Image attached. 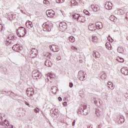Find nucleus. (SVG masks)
Instances as JSON below:
<instances>
[{"label": "nucleus", "instance_id": "nucleus-1", "mask_svg": "<svg viewBox=\"0 0 128 128\" xmlns=\"http://www.w3.org/2000/svg\"><path fill=\"white\" fill-rule=\"evenodd\" d=\"M54 26V24L52 22H47L42 24L43 30L44 32H50Z\"/></svg>", "mask_w": 128, "mask_h": 128}, {"label": "nucleus", "instance_id": "nucleus-2", "mask_svg": "<svg viewBox=\"0 0 128 128\" xmlns=\"http://www.w3.org/2000/svg\"><path fill=\"white\" fill-rule=\"evenodd\" d=\"M114 120L116 124H122L124 122V117L121 115H118L114 118Z\"/></svg>", "mask_w": 128, "mask_h": 128}, {"label": "nucleus", "instance_id": "nucleus-3", "mask_svg": "<svg viewBox=\"0 0 128 128\" xmlns=\"http://www.w3.org/2000/svg\"><path fill=\"white\" fill-rule=\"evenodd\" d=\"M18 32L19 34V36H24L26 34V28L21 27L18 29Z\"/></svg>", "mask_w": 128, "mask_h": 128}, {"label": "nucleus", "instance_id": "nucleus-4", "mask_svg": "<svg viewBox=\"0 0 128 128\" xmlns=\"http://www.w3.org/2000/svg\"><path fill=\"white\" fill-rule=\"evenodd\" d=\"M34 94V88H28L27 89L26 91V94L28 96H32Z\"/></svg>", "mask_w": 128, "mask_h": 128}, {"label": "nucleus", "instance_id": "nucleus-5", "mask_svg": "<svg viewBox=\"0 0 128 128\" xmlns=\"http://www.w3.org/2000/svg\"><path fill=\"white\" fill-rule=\"evenodd\" d=\"M46 14L48 18H54L55 14L54 11L52 10H47Z\"/></svg>", "mask_w": 128, "mask_h": 128}, {"label": "nucleus", "instance_id": "nucleus-6", "mask_svg": "<svg viewBox=\"0 0 128 128\" xmlns=\"http://www.w3.org/2000/svg\"><path fill=\"white\" fill-rule=\"evenodd\" d=\"M36 54H38V50L36 48H32L31 50V54H30L31 57L36 58Z\"/></svg>", "mask_w": 128, "mask_h": 128}, {"label": "nucleus", "instance_id": "nucleus-7", "mask_svg": "<svg viewBox=\"0 0 128 128\" xmlns=\"http://www.w3.org/2000/svg\"><path fill=\"white\" fill-rule=\"evenodd\" d=\"M121 72L124 76H128V68L126 67H123L121 68Z\"/></svg>", "mask_w": 128, "mask_h": 128}, {"label": "nucleus", "instance_id": "nucleus-8", "mask_svg": "<svg viewBox=\"0 0 128 128\" xmlns=\"http://www.w3.org/2000/svg\"><path fill=\"white\" fill-rule=\"evenodd\" d=\"M88 30L92 32H94L96 30V26L94 24H90L88 26Z\"/></svg>", "mask_w": 128, "mask_h": 128}, {"label": "nucleus", "instance_id": "nucleus-9", "mask_svg": "<svg viewBox=\"0 0 128 128\" xmlns=\"http://www.w3.org/2000/svg\"><path fill=\"white\" fill-rule=\"evenodd\" d=\"M50 50H52V52H58V50H60V48H58V46L56 45H52L50 47Z\"/></svg>", "mask_w": 128, "mask_h": 128}, {"label": "nucleus", "instance_id": "nucleus-10", "mask_svg": "<svg viewBox=\"0 0 128 128\" xmlns=\"http://www.w3.org/2000/svg\"><path fill=\"white\" fill-rule=\"evenodd\" d=\"M118 52L119 54H124L126 52V48L124 46H120L118 48Z\"/></svg>", "mask_w": 128, "mask_h": 128}, {"label": "nucleus", "instance_id": "nucleus-11", "mask_svg": "<svg viewBox=\"0 0 128 128\" xmlns=\"http://www.w3.org/2000/svg\"><path fill=\"white\" fill-rule=\"evenodd\" d=\"M105 8L106 10H112V4L110 2H107L105 5Z\"/></svg>", "mask_w": 128, "mask_h": 128}, {"label": "nucleus", "instance_id": "nucleus-12", "mask_svg": "<svg viewBox=\"0 0 128 128\" xmlns=\"http://www.w3.org/2000/svg\"><path fill=\"white\" fill-rule=\"evenodd\" d=\"M12 48L13 50L17 52H20V45L18 44L14 45Z\"/></svg>", "mask_w": 128, "mask_h": 128}, {"label": "nucleus", "instance_id": "nucleus-13", "mask_svg": "<svg viewBox=\"0 0 128 128\" xmlns=\"http://www.w3.org/2000/svg\"><path fill=\"white\" fill-rule=\"evenodd\" d=\"M91 8L94 12H98L100 10V6L98 5L92 4L91 5Z\"/></svg>", "mask_w": 128, "mask_h": 128}, {"label": "nucleus", "instance_id": "nucleus-14", "mask_svg": "<svg viewBox=\"0 0 128 128\" xmlns=\"http://www.w3.org/2000/svg\"><path fill=\"white\" fill-rule=\"evenodd\" d=\"M26 28H28L29 30H30V28H32L34 26V25H32V22L29 20L26 22Z\"/></svg>", "mask_w": 128, "mask_h": 128}, {"label": "nucleus", "instance_id": "nucleus-15", "mask_svg": "<svg viewBox=\"0 0 128 128\" xmlns=\"http://www.w3.org/2000/svg\"><path fill=\"white\" fill-rule=\"evenodd\" d=\"M96 26V28L98 30H100V28H102V22H97L96 24H95Z\"/></svg>", "mask_w": 128, "mask_h": 128}, {"label": "nucleus", "instance_id": "nucleus-16", "mask_svg": "<svg viewBox=\"0 0 128 128\" xmlns=\"http://www.w3.org/2000/svg\"><path fill=\"white\" fill-rule=\"evenodd\" d=\"M45 66H48V68H50L52 66V62H50V60H47L45 62Z\"/></svg>", "mask_w": 128, "mask_h": 128}, {"label": "nucleus", "instance_id": "nucleus-17", "mask_svg": "<svg viewBox=\"0 0 128 128\" xmlns=\"http://www.w3.org/2000/svg\"><path fill=\"white\" fill-rule=\"evenodd\" d=\"M72 16L73 18H74V20H78V18H80V14H78L74 13L72 14Z\"/></svg>", "mask_w": 128, "mask_h": 128}, {"label": "nucleus", "instance_id": "nucleus-18", "mask_svg": "<svg viewBox=\"0 0 128 128\" xmlns=\"http://www.w3.org/2000/svg\"><path fill=\"white\" fill-rule=\"evenodd\" d=\"M106 48H108L109 50H112V43L107 42L106 44Z\"/></svg>", "mask_w": 128, "mask_h": 128}, {"label": "nucleus", "instance_id": "nucleus-19", "mask_svg": "<svg viewBox=\"0 0 128 128\" xmlns=\"http://www.w3.org/2000/svg\"><path fill=\"white\" fill-rule=\"evenodd\" d=\"M78 22H86V18L84 16H80L78 19Z\"/></svg>", "mask_w": 128, "mask_h": 128}, {"label": "nucleus", "instance_id": "nucleus-20", "mask_svg": "<svg viewBox=\"0 0 128 128\" xmlns=\"http://www.w3.org/2000/svg\"><path fill=\"white\" fill-rule=\"evenodd\" d=\"M78 76L80 80H84V73L82 72H78Z\"/></svg>", "mask_w": 128, "mask_h": 128}, {"label": "nucleus", "instance_id": "nucleus-21", "mask_svg": "<svg viewBox=\"0 0 128 128\" xmlns=\"http://www.w3.org/2000/svg\"><path fill=\"white\" fill-rule=\"evenodd\" d=\"M116 60H117V62H124V58H120V57H117L116 58Z\"/></svg>", "mask_w": 128, "mask_h": 128}, {"label": "nucleus", "instance_id": "nucleus-22", "mask_svg": "<svg viewBox=\"0 0 128 128\" xmlns=\"http://www.w3.org/2000/svg\"><path fill=\"white\" fill-rule=\"evenodd\" d=\"M69 40L70 42H76V38L74 36H70L69 37Z\"/></svg>", "mask_w": 128, "mask_h": 128}, {"label": "nucleus", "instance_id": "nucleus-23", "mask_svg": "<svg viewBox=\"0 0 128 128\" xmlns=\"http://www.w3.org/2000/svg\"><path fill=\"white\" fill-rule=\"evenodd\" d=\"M118 14L122 16V14H124V10L122 9H120L118 11Z\"/></svg>", "mask_w": 128, "mask_h": 128}, {"label": "nucleus", "instance_id": "nucleus-24", "mask_svg": "<svg viewBox=\"0 0 128 128\" xmlns=\"http://www.w3.org/2000/svg\"><path fill=\"white\" fill-rule=\"evenodd\" d=\"M92 38L93 42H98V38L97 36H93Z\"/></svg>", "mask_w": 128, "mask_h": 128}, {"label": "nucleus", "instance_id": "nucleus-25", "mask_svg": "<svg viewBox=\"0 0 128 128\" xmlns=\"http://www.w3.org/2000/svg\"><path fill=\"white\" fill-rule=\"evenodd\" d=\"M93 52L94 54L95 58H100V55L98 52Z\"/></svg>", "mask_w": 128, "mask_h": 128}, {"label": "nucleus", "instance_id": "nucleus-26", "mask_svg": "<svg viewBox=\"0 0 128 128\" xmlns=\"http://www.w3.org/2000/svg\"><path fill=\"white\" fill-rule=\"evenodd\" d=\"M71 4L72 6H76V4H78V3L76 2V1L74 0H72L71 1Z\"/></svg>", "mask_w": 128, "mask_h": 128}, {"label": "nucleus", "instance_id": "nucleus-27", "mask_svg": "<svg viewBox=\"0 0 128 128\" xmlns=\"http://www.w3.org/2000/svg\"><path fill=\"white\" fill-rule=\"evenodd\" d=\"M102 80H106V74H103L100 76Z\"/></svg>", "mask_w": 128, "mask_h": 128}, {"label": "nucleus", "instance_id": "nucleus-28", "mask_svg": "<svg viewBox=\"0 0 128 128\" xmlns=\"http://www.w3.org/2000/svg\"><path fill=\"white\" fill-rule=\"evenodd\" d=\"M54 76V74L50 73L48 74L47 78H52Z\"/></svg>", "mask_w": 128, "mask_h": 128}, {"label": "nucleus", "instance_id": "nucleus-29", "mask_svg": "<svg viewBox=\"0 0 128 128\" xmlns=\"http://www.w3.org/2000/svg\"><path fill=\"white\" fill-rule=\"evenodd\" d=\"M83 12L84 14H86V16H90V13H89L88 11L86 10H84Z\"/></svg>", "mask_w": 128, "mask_h": 128}, {"label": "nucleus", "instance_id": "nucleus-30", "mask_svg": "<svg viewBox=\"0 0 128 128\" xmlns=\"http://www.w3.org/2000/svg\"><path fill=\"white\" fill-rule=\"evenodd\" d=\"M108 87L109 88H112V82H108Z\"/></svg>", "mask_w": 128, "mask_h": 128}, {"label": "nucleus", "instance_id": "nucleus-31", "mask_svg": "<svg viewBox=\"0 0 128 128\" xmlns=\"http://www.w3.org/2000/svg\"><path fill=\"white\" fill-rule=\"evenodd\" d=\"M57 4H62L64 2V0H56Z\"/></svg>", "mask_w": 128, "mask_h": 128}, {"label": "nucleus", "instance_id": "nucleus-32", "mask_svg": "<svg viewBox=\"0 0 128 128\" xmlns=\"http://www.w3.org/2000/svg\"><path fill=\"white\" fill-rule=\"evenodd\" d=\"M108 40L112 44V38L110 36L108 38Z\"/></svg>", "mask_w": 128, "mask_h": 128}, {"label": "nucleus", "instance_id": "nucleus-33", "mask_svg": "<svg viewBox=\"0 0 128 128\" xmlns=\"http://www.w3.org/2000/svg\"><path fill=\"white\" fill-rule=\"evenodd\" d=\"M113 18H114V20H113L114 22V24H118V22H116V18L114 16H113Z\"/></svg>", "mask_w": 128, "mask_h": 128}, {"label": "nucleus", "instance_id": "nucleus-34", "mask_svg": "<svg viewBox=\"0 0 128 128\" xmlns=\"http://www.w3.org/2000/svg\"><path fill=\"white\" fill-rule=\"evenodd\" d=\"M4 124L8 126H9L10 124H8V121L5 120H4Z\"/></svg>", "mask_w": 128, "mask_h": 128}, {"label": "nucleus", "instance_id": "nucleus-35", "mask_svg": "<svg viewBox=\"0 0 128 128\" xmlns=\"http://www.w3.org/2000/svg\"><path fill=\"white\" fill-rule=\"evenodd\" d=\"M32 76L34 77V78H37L38 76V72L36 73H33L32 74Z\"/></svg>", "mask_w": 128, "mask_h": 128}, {"label": "nucleus", "instance_id": "nucleus-36", "mask_svg": "<svg viewBox=\"0 0 128 128\" xmlns=\"http://www.w3.org/2000/svg\"><path fill=\"white\" fill-rule=\"evenodd\" d=\"M43 2H44V4H49V2H48V0H44V1H43Z\"/></svg>", "mask_w": 128, "mask_h": 128}, {"label": "nucleus", "instance_id": "nucleus-37", "mask_svg": "<svg viewBox=\"0 0 128 128\" xmlns=\"http://www.w3.org/2000/svg\"><path fill=\"white\" fill-rule=\"evenodd\" d=\"M71 48H72V50H78V48H76L74 46H72Z\"/></svg>", "mask_w": 128, "mask_h": 128}, {"label": "nucleus", "instance_id": "nucleus-38", "mask_svg": "<svg viewBox=\"0 0 128 128\" xmlns=\"http://www.w3.org/2000/svg\"><path fill=\"white\" fill-rule=\"evenodd\" d=\"M124 98H128V93H126V94H124Z\"/></svg>", "mask_w": 128, "mask_h": 128}, {"label": "nucleus", "instance_id": "nucleus-39", "mask_svg": "<svg viewBox=\"0 0 128 128\" xmlns=\"http://www.w3.org/2000/svg\"><path fill=\"white\" fill-rule=\"evenodd\" d=\"M69 86L70 88H72V86H74V84L72 82H70L69 84Z\"/></svg>", "mask_w": 128, "mask_h": 128}, {"label": "nucleus", "instance_id": "nucleus-40", "mask_svg": "<svg viewBox=\"0 0 128 128\" xmlns=\"http://www.w3.org/2000/svg\"><path fill=\"white\" fill-rule=\"evenodd\" d=\"M35 110V112H40V109H38V108H36L34 110Z\"/></svg>", "mask_w": 128, "mask_h": 128}, {"label": "nucleus", "instance_id": "nucleus-41", "mask_svg": "<svg viewBox=\"0 0 128 128\" xmlns=\"http://www.w3.org/2000/svg\"><path fill=\"white\" fill-rule=\"evenodd\" d=\"M61 58H62V57H60V56H58L56 58L57 60H61Z\"/></svg>", "mask_w": 128, "mask_h": 128}, {"label": "nucleus", "instance_id": "nucleus-42", "mask_svg": "<svg viewBox=\"0 0 128 128\" xmlns=\"http://www.w3.org/2000/svg\"><path fill=\"white\" fill-rule=\"evenodd\" d=\"M6 42H8V44H11L12 43V40H6Z\"/></svg>", "mask_w": 128, "mask_h": 128}, {"label": "nucleus", "instance_id": "nucleus-43", "mask_svg": "<svg viewBox=\"0 0 128 128\" xmlns=\"http://www.w3.org/2000/svg\"><path fill=\"white\" fill-rule=\"evenodd\" d=\"M63 106H68V102H63Z\"/></svg>", "mask_w": 128, "mask_h": 128}, {"label": "nucleus", "instance_id": "nucleus-44", "mask_svg": "<svg viewBox=\"0 0 128 128\" xmlns=\"http://www.w3.org/2000/svg\"><path fill=\"white\" fill-rule=\"evenodd\" d=\"M2 30V25L0 24V32Z\"/></svg>", "mask_w": 128, "mask_h": 128}, {"label": "nucleus", "instance_id": "nucleus-45", "mask_svg": "<svg viewBox=\"0 0 128 128\" xmlns=\"http://www.w3.org/2000/svg\"><path fill=\"white\" fill-rule=\"evenodd\" d=\"M58 100L59 102H62V98L61 97L58 98Z\"/></svg>", "mask_w": 128, "mask_h": 128}, {"label": "nucleus", "instance_id": "nucleus-46", "mask_svg": "<svg viewBox=\"0 0 128 128\" xmlns=\"http://www.w3.org/2000/svg\"><path fill=\"white\" fill-rule=\"evenodd\" d=\"M76 124V121L74 120L72 123V126H74V124Z\"/></svg>", "mask_w": 128, "mask_h": 128}, {"label": "nucleus", "instance_id": "nucleus-47", "mask_svg": "<svg viewBox=\"0 0 128 128\" xmlns=\"http://www.w3.org/2000/svg\"><path fill=\"white\" fill-rule=\"evenodd\" d=\"M26 106H30V104H28V102H26Z\"/></svg>", "mask_w": 128, "mask_h": 128}, {"label": "nucleus", "instance_id": "nucleus-48", "mask_svg": "<svg viewBox=\"0 0 128 128\" xmlns=\"http://www.w3.org/2000/svg\"><path fill=\"white\" fill-rule=\"evenodd\" d=\"M112 16H110V18H109V19L110 20H112Z\"/></svg>", "mask_w": 128, "mask_h": 128}, {"label": "nucleus", "instance_id": "nucleus-49", "mask_svg": "<svg viewBox=\"0 0 128 128\" xmlns=\"http://www.w3.org/2000/svg\"><path fill=\"white\" fill-rule=\"evenodd\" d=\"M60 26H62V23H61V24H60Z\"/></svg>", "mask_w": 128, "mask_h": 128}, {"label": "nucleus", "instance_id": "nucleus-50", "mask_svg": "<svg viewBox=\"0 0 128 128\" xmlns=\"http://www.w3.org/2000/svg\"><path fill=\"white\" fill-rule=\"evenodd\" d=\"M63 24H66V23H65V22H63Z\"/></svg>", "mask_w": 128, "mask_h": 128}, {"label": "nucleus", "instance_id": "nucleus-51", "mask_svg": "<svg viewBox=\"0 0 128 128\" xmlns=\"http://www.w3.org/2000/svg\"><path fill=\"white\" fill-rule=\"evenodd\" d=\"M64 28H66V26H64Z\"/></svg>", "mask_w": 128, "mask_h": 128}, {"label": "nucleus", "instance_id": "nucleus-52", "mask_svg": "<svg viewBox=\"0 0 128 128\" xmlns=\"http://www.w3.org/2000/svg\"><path fill=\"white\" fill-rule=\"evenodd\" d=\"M112 41L114 42V40H112Z\"/></svg>", "mask_w": 128, "mask_h": 128}]
</instances>
